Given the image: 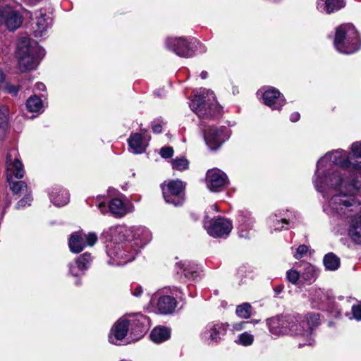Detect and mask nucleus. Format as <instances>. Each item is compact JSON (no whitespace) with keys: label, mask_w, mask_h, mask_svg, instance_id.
<instances>
[{"label":"nucleus","mask_w":361,"mask_h":361,"mask_svg":"<svg viewBox=\"0 0 361 361\" xmlns=\"http://www.w3.org/2000/svg\"><path fill=\"white\" fill-rule=\"evenodd\" d=\"M350 157L348 152L338 149L325 154L317 164L313 183L316 190L326 199L323 204H329L336 196L345 195L357 197L356 194L361 186L355 188L353 184V178L350 171Z\"/></svg>","instance_id":"1"},{"label":"nucleus","mask_w":361,"mask_h":361,"mask_svg":"<svg viewBox=\"0 0 361 361\" xmlns=\"http://www.w3.org/2000/svg\"><path fill=\"white\" fill-rule=\"evenodd\" d=\"M108 241L106 254L110 258L108 263L122 266L133 260L140 248L152 240L150 231L142 226L127 227L115 226L103 233Z\"/></svg>","instance_id":"2"},{"label":"nucleus","mask_w":361,"mask_h":361,"mask_svg":"<svg viewBox=\"0 0 361 361\" xmlns=\"http://www.w3.org/2000/svg\"><path fill=\"white\" fill-rule=\"evenodd\" d=\"M324 213L348 225V236L361 245V201L353 196H336L325 206Z\"/></svg>","instance_id":"3"},{"label":"nucleus","mask_w":361,"mask_h":361,"mask_svg":"<svg viewBox=\"0 0 361 361\" xmlns=\"http://www.w3.org/2000/svg\"><path fill=\"white\" fill-rule=\"evenodd\" d=\"M45 51L35 42H32L27 37L19 39L16 56L18 59V66L21 71H27L35 69L39 60L44 56Z\"/></svg>","instance_id":"4"},{"label":"nucleus","mask_w":361,"mask_h":361,"mask_svg":"<svg viewBox=\"0 0 361 361\" xmlns=\"http://www.w3.org/2000/svg\"><path fill=\"white\" fill-rule=\"evenodd\" d=\"M334 46L338 51L350 54L360 49L361 41L355 27L351 24L341 25L335 33Z\"/></svg>","instance_id":"5"},{"label":"nucleus","mask_w":361,"mask_h":361,"mask_svg":"<svg viewBox=\"0 0 361 361\" xmlns=\"http://www.w3.org/2000/svg\"><path fill=\"white\" fill-rule=\"evenodd\" d=\"M190 107L200 118H210L220 114L221 107L218 104L214 94L209 90H203L195 94Z\"/></svg>","instance_id":"6"},{"label":"nucleus","mask_w":361,"mask_h":361,"mask_svg":"<svg viewBox=\"0 0 361 361\" xmlns=\"http://www.w3.org/2000/svg\"><path fill=\"white\" fill-rule=\"evenodd\" d=\"M297 319V325L293 331H290V335L298 336L302 340L298 343L300 348L304 345H312L314 343L312 331L314 328L319 324V314L317 313H308L305 316H295Z\"/></svg>","instance_id":"7"},{"label":"nucleus","mask_w":361,"mask_h":361,"mask_svg":"<svg viewBox=\"0 0 361 361\" xmlns=\"http://www.w3.org/2000/svg\"><path fill=\"white\" fill-rule=\"evenodd\" d=\"M266 324L272 336L278 338L293 331L294 326L297 325V319L291 315L276 316L267 319Z\"/></svg>","instance_id":"8"},{"label":"nucleus","mask_w":361,"mask_h":361,"mask_svg":"<svg viewBox=\"0 0 361 361\" xmlns=\"http://www.w3.org/2000/svg\"><path fill=\"white\" fill-rule=\"evenodd\" d=\"M229 325L219 321H212L206 324L202 329L201 339L208 345H216L226 334Z\"/></svg>","instance_id":"9"},{"label":"nucleus","mask_w":361,"mask_h":361,"mask_svg":"<svg viewBox=\"0 0 361 361\" xmlns=\"http://www.w3.org/2000/svg\"><path fill=\"white\" fill-rule=\"evenodd\" d=\"M162 193L165 201L174 206L183 204L185 184L180 180H171L162 185Z\"/></svg>","instance_id":"10"},{"label":"nucleus","mask_w":361,"mask_h":361,"mask_svg":"<svg viewBox=\"0 0 361 361\" xmlns=\"http://www.w3.org/2000/svg\"><path fill=\"white\" fill-rule=\"evenodd\" d=\"M204 227L208 234L214 238L226 237L233 228L231 221L221 216L204 220Z\"/></svg>","instance_id":"11"},{"label":"nucleus","mask_w":361,"mask_h":361,"mask_svg":"<svg viewBox=\"0 0 361 361\" xmlns=\"http://www.w3.org/2000/svg\"><path fill=\"white\" fill-rule=\"evenodd\" d=\"M310 300L312 307L327 310L335 312V316L341 315V310L334 309L333 300L329 295L320 288H312L310 293Z\"/></svg>","instance_id":"12"},{"label":"nucleus","mask_w":361,"mask_h":361,"mask_svg":"<svg viewBox=\"0 0 361 361\" xmlns=\"http://www.w3.org/2000/svg\"><path fill=\"white\" fill-rule=\"evenodd\" d=\"M203 132L204 141L212 149H217L230 137L228 129L223 126L216 128L209 126L207 129H203Z\"/></svg>","instance_id":"13"},{"label":"nucleus","mask_w":361,"mask_h":361,"mask_svg":"<svg viewBox=\"0 0 361 361\" xmlns=\"http://www.w3.org/2000/svg\"><path fill=\"white\" fill-rule=\"evenodd\" d=\"M97 241V236L94 233H84L82 231L73 233L68 241L70 250L73 253H79L89 245L92 246Z\"/></svg>","instance_id":"14"},{"label":"nucleus","mask_w":361,"mask_h":361,"mask_svg":"<svg viewBox=\"0 0 361 361\" xmlns=\"http://www.w3.org/2000/svg\"><path fill=\"white\" fill-rule=\"evenodd\" d=\"M6 176L8 182L13 178H22L25 174L23 165L18 158L16 149H10L6 154Z\"/></svg>","instance_id":"15"},{"label":"nucleus","mask_w":361,"mask_h":361,"mask_svg":"<svg viewBox=\"0 0 361 361\" xmlns=\"http://www.w3.org/2000/svg\"><path fill=\"white\" fill-rule=\"evenodd\" d=\"M350 157V171L353 176L359 175L353 179V184L355 188L361 186V141L355 142L351 145Z\"/></svg>","instance_id":"16"},{"label":"nucleus","mask_w":361,"mask_h":361,"mask_svg":"<svg viewBox=\"0 0 361 361\" xmlns=\"http://www.w3.org/2000/svg\"><path fill=\"white\" fill-rule=\"evenodd\" d=\"M23 21L20 13L9 6L0 7V25H4L9 30L18 28Z\"/></svg>","instance_id":"17"},{"label":"nucleus","mask_w":361,"mask_h":361,"mask_svg":"<svg viewBox=\"0 0 361 361\" xmlns=\"http://www.w3.org/2000/svg\"><path fill=\"white\" fill-rule=\"evenodd\" d=\"M166 47L180 57L189 58L193 54L190 44L183 37H169L166 41Z\"/></svg>","instance_id":"18"},{"label":"nucleus","mask_w":361,"mask_h":361,"mask_svg":"<svg viewBox=\"0 0 361 361\" xmlns=\"http://www.w3.org/2000/svg\"><path fill=\"white\" fill-rule=\"evenodd\" d=\"M264 104L273 110H281L286 104V99L275 87H267L262 94Z\"/></svg>","instance_id":"19"},{"label":"nucleus","mask_w":361,"mask_h":361,"mask_svg":"<svg viewBox=\"0 0 361 361\" xmlns=\"http://www.w3.org/2000/svg\"><path fill=\"white\" fill-rule=\"evenodd\" d=\"M51 19L42 9L35 13V22L32 25L33 33L35 37H41L46 35L51 27Z\"/></svg>","instance_id":"20"},{"label":"nucleus","mask_w":361,"mask_h":361,"mask_svg":"<svg viewBox=\"0 0 361 361\" xmlns=\"http://www.w3.org/2000/svg\"><path fill=\"white\" fill-rule=\"evenodd\" d=\"M109 212L116 217H123L134 211L133 204L126 197L113 198L109 203Z\"/></svg>","instance_id":"21"},{"label":"nucleus","mask_w":361,"mask_h":361,"mask_svg":"<svg viewBox=\"0 0 361 361\" xmlns=\"http://www.w3.org/2000/svg\"><path fill=\"white\" fill-rule=\"evenodd\" d=\"M227 181L226 175L221 170L214 169L209 170L207 173L206 183L207 188L213 192L221 190Z\"/></svg>","instance_id":"22"},{"label":"nucleus","mask_w":361,"mask_h":361,"mask_svg":"<svg viewBox=\"0 0 361 361\" xmlns=\"http://www.w3.org/2000/svg\"><path fill=\"white\" fill-rule=\"evenodd\" d=\"M295 215L289 210L279 211L274 215L270 216L269 223L275 231L288 228V226L295 218Z\"/></svg>","instance_id":"23"},{"label":"nucleus","mask_w":361,"mask_h":361,"mask_svg":"<svg viewBox=\"0 0 361 361\" xmlns=\"http://www.w3.org/2000/svg\"><path fill=\"white\" fill-rule=\"evenodd\" d=\"M130 322L124 318L119 319L112 327L109 335V341L111 343L117 345L122 341L128 331Z\"/></svg>","instance_id":"24"},{"label":"nucleus","mask_w":361,"mask_h":361,"mask_svg":"<svg viewBox=\"0 0 361 361\" xmlns=\"http://www.w3.org/2000/svg\"><path fill=\"white\" fill-rule=\"evenodd\" d=\"M149 140V137L145 135V132L131 134L128 140L130 151L134 154L143 153L148 145Z\"/></svg>","instance_id":"25"},{"label":"nucleus","mask_w":361,"mask_h":361,"mask_svg":"<svg viewBox=\"0 0 361 361\" xmlns=\"http://www.w3.org/2000/svg\"><path fill=\"white\" fill-rule=\"evenodd\" d=\"M92 261L90 253L85 252L77 258L75 264H69V272L73 276H80L88 269Z\"/></svg>","instance_id":"26"},{"label":"nucleus","mask_w":361,"mask_h":361,"mask_svg":"<svg viewBox=\"0 0 361 361\" xmlns=\"http://www.w3.org/2000/svg\"><path fill=\"white\" fill-rule=\"evenodd\" d=\"M177 305L176 300L170 295H159L157 302V309L159 313L169 314L173 312Z\"/></svg>","instance_id":"27"},{"label":"nucleus","mask_w":361,"mask_h":361,"mask_svg":"<svg viewBox=\"0 0 361 361\" xmlns=\"http://www.w3.org/2000/svg\"><path fill=\"white\" fill-rule=\"evenodd\" d=\"M128 321L134 326L133 330L137 334L138 338L142 337L149 327V319L142 314H136L132 319Z\"/></svg>","instance_id":"28"},{"label":"nucleus","mask_w":361,"mask_h":361,"mask_svg":"<svg viewBox=\"0 0 361 361\" xmlns=\"http://www.w3.org/2000/svg\"><path fill=\"white\" fill-rule=\"evenodd\" d=\"M345 6L343 0H318L317 9L321 12L331 13Z\"/></svg>","instance_id":"29"},{"label":"nucleus","mask_w":361,"mask_h":361,"mask_svg":"<svg viewBox=\"0 0 361 361\" xmlns=\"http://www.w3.org/2000/svg\"><path fill=\"white\" fill-rule=\"evenodd\" d=\"M49 196L51 202L56 207H63L69 201L68 192L65 189L54 188Z\"/></svg>","instance_id":"30"},{"label":"nucleus","mask_w":361,"mask_h":361,"mask_svg":"<svg viewBox=\"0 0 361 361\" xmlns=\"http://www.w3.org/2000/svg\"><path fill=\"white\" fill-rule=\"evenodd\" d=\"M299 265L302 267V271H300L301 279L302 281L312 283L316 279L317 272L313 265L303 262L301 264H295V267H298Z\"/></svg>","instance_id":"31"},{"label":"nucleus","mask_w":361,"mask_h":361,"mask_svg":"<svg viewBox=\"0 0 361 361\" xmlns=\"http://www.w3.org/2000/svg\"><path fill=\"white\" fill-rule=\"evenodd\" d=\"M170 336V330L164 326L155 327L150 334L152 341L157 343H160L168 340Z\"/></svg>","instance_id":"32"},{"label":"nucleus","mask_w":361,"mask_h":361,"mask_svg":"<svg viewBox=\"0 0 361 361\" xmlns=\"http://www.w3.org/2000/svg\"><path fill=\"white\" fill-rule=\"evenodd\" d=\"M325 268L329 271H336L340 267V259L335 254L329 252L323 259Z\"/></svg>","instance_id":"33"},{"label":"nucleus","mask_w":361,"mask_h":361,"mask_svg":"<svg viewBox=\"0 0 361 361\" xmlns=\"http://www.w3.org/2000/svg\"><path fill=\"white\" fill-rule=\"evenodd\" d=\"M8 111L6 106H3L0 109V140L5 137L8 130Z\"/></svg>","instance_id":"34"},{"label":"nucleus","mask_w":361,"mask_h":361,"mask_svg":"<svg viewBox=\"0 0 361 361\" xmlns=\"http://www.w3.org/2000/svg\"><path fill=\"white\" fill-rule=\"evenodd\" d=\"M42 102L37 96L30 97L26 102V107L30 112H39L42 109Z\"/></svg>","instance_id":"35"},{"label":"nucleus","mask_w":361,"mask_h":361,"mask_svg":"<svg viewBox=\"0 0 361 361\" xmlns=\"http://www.w3.org/2000/svg\"><path fill=\"white\" fill-rule=\"evenodd\" d=\"M236 315L243 319H248L252 314V306L247 302L238 305L235 310Z\"/></svg>","instance_id":"36"},{"label":"nucleus","mask_w":361,"mask_h":361,"mask_svg":"<svg viewBox=\"0 0 361 361\" xmlns=\"http://www.w3.org/2000/svg\"><path fill=\"white\" fill-rule=\"evenodd\" d=\"M254 341V336L250 333L245 331L243 334H240L238 336L237 339L235 342L243 346H249L253 343Z\"/></svg>","instance_id":"37"},{"label":"nucleus","mask_w":361,"mask_h":361,"mask_svg":"<svg viewBox=\"0 0 361 361\" xmlns=\"http://www.w3.org/2000/svg\"><path fill=\"white\" fill-rule=\"evenodd\" d=\"M172 168L178 171H183L188 168L189 162L184 157L176 158L171 160Z\"/></svg>","instance_id":"38"},{"label":"nucleus","mask_w":361,"mask_h":361,"mask_svg":"<svg viewBox=\"0 0 361 361\" xmlns=\"http://www.w3.org/2000/svg\"><path fill=\"white\" fill-rule=\"evenodd\" d=\"M253 221H254L252 218H249L247 220H245L244 218H242L240 220H239L238 230L239 235L240 237H247V235L244 233V231L247 228H250Z\"/></svg>","instance_id":"39"},{"label":"nucleus","mask_w":361,"mask_h":361,"mask_svg":"<svg viewBox=\"0 0 361 361\" xmlns=\"http://www.w3.org/2000/svg\"><path fill=\"white\" fill-rule=\"evenodd\" d=\"M287 280L293 284L296 285L301 279L300 271L291 269L286 272Z\"/></svg>","instance_id":"40"},{"label":"nucleus","mask_w":361,"mask_h":361,"mask_svg":"<svg viewBox=\"0 0 361 361\" xmlns=\"http://www.w3.org/2000/svg\"><path fill=\"white\" fill-rule=\"evenodd\" d=\"M8 183L10 184L11 189L13 193L16 195L27 188V185L25 183L21 180L13 181V179H11V181Z\"/></svg>","instance_id":"41"},{"label":"nucleus","mask_w":361,"mask_h":361,"mask_svg":"<svg viewBox=\"0 0 361 361\" xmlns=\"http://www.w3.org/2000/svg\"><path fill=\"white\" fill-rule=\"evenodd\" d=\"M308 252V247L305 245H300L297 249L293 256L295 259H300L307 255Z\"/></svg>","instance_id":"42"},{"label":"nucleus","mask_w":361,"mask_h":361,"mask_svg":"<svg viewBox=\"0 0 361 361\" xmlns=\"http://www.w3.org/2000/svg\"><path fill=\"white\" fill-rule=\"evenodd\" d=\"M351 312L353 314L351 318H353L357 321H361V301L352 306Z\"/></svg>","instance_id":"43"},{"label":"nucleus","mask_w":361,"mask_h":361,"mask_svg":"<svg viewBox=\"0 0 361 361\" xmlns=\"http://www.w3.org/2000/svg\"><path fill=\"white\" fill-rule=\"evenodd\" d=\"M32 200V197L30 195H26L23 198L18 202L16 207L17 209L24 208L27 205H30Z\"/></svg>","instance_id":"44"},{"label":"nucleus","mask_w":361,"mask_h":361,"mask_svg":"<svg viewBox=\"0 0 361 361\" xmlns=\"http://www.w3.org/2000/svg\"><path fill=\"white\" fill-rule=\"evenodd\" d=\"M178 266H181V269L183 271V273L186 277H194L196 271L190 270L189 268V265H186L185 264H183L181 262L178 264Z\"/></svg>","instance_id":"45"},{"label":"nucleus","mask_w":361,"mask_h":361,"mask_svg":"<svg viewBox=\"0 0 361 361\" xmlns=\"http://www.w3.org/2000/svg\"><path fill=\"white\" fill-rule=\"evenodd\" d=\"M173 154V149L171 147H164L160 149V155L163 158H170Z\"/></svg>","instance_id":"46"},{"label":"nucleus","mask_w":361,"mask_h":361,"mask_svg":"<svg viewBox=\"0 0 361 361\" xmlns=\"http://www.w3.org/2000/svg\"><path fill=\"white\" fill-rule=\"evenodd\" d=\"M143 292L142 288L138 284H134L131 286V293L135 297H139Z\"/></svg>","instance_id":"47"},{"label":"nucleus","mask_w":361,"mask_h":361,"mask_svg":"<svg viewBox=\"0 0 361 361\" xmlns=\"http://www.w3.org/2000/svg\"><path fill=\"white\" fill-rule=\"evenodd\" d=\"M248 323V322H240L238 323H235L233 325V331H241L245 328V325Z\"/></svg>","instance_id":"48"},{"label":"nucleus","mask_w":361,"mask_h":361,"mask_svg":"<svg viewBox=\"0 0 361 361\" xmlns=\"http://www.w3.org/2000/svg\"><path fill=\"white\" fill-rule=\"evenodd\" d=\"M42 0H22V1L30 6H33L42 1Z\"/></svg>","instance_id":"49"},{"label":"nucleus","mask_w":361,"mask_h":361,"mask_svg":"<svg viewBox=\"0 0 361 361\" xmlns=\"http://www.w3.org/2000/svg\"><path fill=\"white\" fill-rule=\"evenodd\" d=\"M300 114L298 113V112H294L290 116V120L292 121V122H296L298 121L299 119H300Z\"/></svg>","instance_id":"50"},{"label":"nucleus","mask_w":361,"mask_h":361,"mask_svg":"<svg viewBox=\"0 0 361 361\" xmlns=\"http://www.w3.org/2000/svg\"><path fill=\"white\" fill-rule=\"evenodd\" d=\"M162 126L160 123L154 124L152 130L155 133H160L161 132Z\"/></svg>","instance_id":"51"},{"label":"nucleus","mask_w":361,"mask_h":361,"mask_svg":"<svg viewBox=\"0 0 361 361\" xmlns=\"http://www.w3.org/2000/svg\"><path fill=\"white\" fill-rule=\"evenodd\" d=\"M283 288L284 287L282 285L276 286L274 288L275 295H279V294H281L283 290Z\"/></svg>","instance_id":"52"},{"label":"nucleus","mask_w":361,"mask_h":361,"mask_svg":"<svg viewBox=\"0 0 361 361\" xmlns=\"http://www.w3.org/2000/svg\"><path fill=\"white\" fill-rule=\"evenodd\" d=\"M20 87V85H19L18 87L8 86V90L9 92L13 93L14 94H16L17 92H18Z\"/></svg>","instance_id":"53"},{"label":"nucleus","mask_w":361,"mask_h":361,"mask_svg":"<svg viewBox=\"0 0 361 361\" xmlns=\"http://www.w3.org/2000/svg\"><path fill=\"white\" fill-rule=\"evenodd\" d=\"M98 209L100 210L102 213H104L106 211V206L104 202H100L97 204Z\"/></svg>","instance_id":"54"},{"label":"nucleus","mask_w":361,"mask_h":361,"mask_svg":"<svg viewBox=\"0 0 361 361\" xmlns=\"http://www.w3.org/2000/svg\"><path fill=\"white\" fill-rule=\"evenodd\" d=\"M35 87L39 91H44L46 89L45 85L42 82H37L35 85Z\"/></svg>","instance_id":"55"},{"label":"nucleus","mask_w":361,"mask_h":361,"mask_svg":"<svg viewBox=\"0 0 361 361\" xmlns=\"http://www.w3.org/2000/svg\"><path fill=\"white\" fill-rule=\"evenodd\" d=\"M207 72L206 71H202L200 74V77L202 78V79H206L207 78Z\"/></svg>","instance_id":"56"},{"label":"nucleus","mask_w":361,"mask_h":361,"mask_svg":"<svg viewBox=\"0 0 361 361\" xmlns=\"http://www.w3.org/2000/svg\"><path fill=\"white\" fill-rule=\"evenodd\" d=\"M4 79V73L2 70L0 68V84L3 82Z\"/></svg>","instance_id":"57"},{"label":"nucleus","mask_w":361,"mask_h":361,"mask_svg":"<svg viewBox=\"0 0 361 361\" xmlns=\"http://www.w3.org/2000/svg\"><path fill=\"white\" fill-rule=\"evenodd\" d=\"M212 208H213L214 210L218 211L217 206H216V204H214V205L212 206Z\"/></svg>","instance_id":"58"},{"label":"nucleus","mask_w":361,"mask_h":361,"mask_svg":"<svg viewBox=\"0 0 361 361\" xmlns=\"http://www.w3.org/2000/svg\"><path fill=\"white\" fill-rule=\"evenodd\" d=\"M10 203H11V201H9V202L6 204V207L9 206Z\"/></svg>","instance_id":"59"},{"label":"nucleus","mask_w":361,"mask_h":361,"mask_svg":"<svg viewBox=\"0 0 361 361\" xmlns=\"http://www.w3.org/2000/svg\"><path fill=\"white\" fill-rule=\"evenodd\" d=\"M201 126H205L203 121L201 123Z\"/></svg>","instance_id":"60"},{"label":"nucleus","mask_w":361,"mask_h":361,"mask_svg":"<svg viewBox=\"0 0 361 361\" xmlns=\"http://www.w3.org/2000/svg\"><path fill=\"white\" fill-rule=\"evenodd\" d=\"M252 322H253V323H257V320H254V321H252Z\"/></svg>","instance_id":"61"}]
</instances>
